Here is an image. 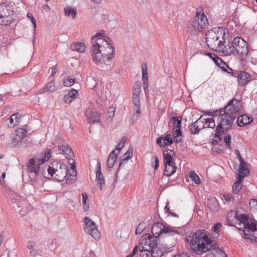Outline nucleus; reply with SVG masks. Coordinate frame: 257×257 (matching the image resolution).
<instances>
[{"label":"nucleus","instance_id":"50","mask_svg":"<svg viewBox=\"0 0 257 257\" xmlns=\"http://www.w3.org/2000/svg\"><path fill=\"white\" fill-rule=\"evenodd\" d=\"M231 140V137L230 135H227L225 136L224 138V141L225 144V145L228 149H230V142Z\"/></svg>","mask_w":257,"mask_h":257},{"label":"nucleus","instance_id":"37","mask_svg":"<svg viewBox=\"0 0 257 257\" xmlns=\"http://www.w3.org/2000/svg\"><path fill=\"white\" fill-rule=\"evenodd\" d=\"M181 119L182 118L180 117H177L173 116L171 118L170 121L173 123V128L181 127V124L182 122Z\"/></svg>","mask_w":257,"mask_h":257},{"label":"nucleus","instance_id":"57","mask_svg":"<svg viewBox=\"0 0 257 257\" xmlns=\"http://www.w3.org/2000/svg\"><path fill=\"white\" fill-rule=\"evenodd\" d=\"M63 100L66 103H70L73 100V99L67 94L63 97Z\"/></svg>","mask_w":257,"mask_h":257},{"label":"nucleus","instance_id":"3","mask_svg":"<svg viewBox=\"0 0 257 257\" xmlns=\"http://www.w3.org/2000/svg\"><path fill=\"white\" fill-rule=\"evenodd\" d=\"M151 233L154 236L152 241L162 242L164 239L178 234L179 231L177 228L169 225L165 222L154 223L151 228Z\"/></svg>","mask_w":257,"mask_h":257},{"label":"nucleus","instance_id":"49","mask_svg":"<svg viewBox=\"0 0 257 257\" xmlns=\"http://www.w3.org/2000/svg\"><path fill=\"white\" fill-rule=\"evenodd\" d=\"M173 135L174 138H177L182 136V133L181 131V127L173 128Z\"/></svg>","mask_w":257,"mask_h":257},{"label":"nucleus","instance_id":"18","mask_svg":"<svg viewBox=\"0 0 257 257\" xmlns=\"http://www.w3.org/2000/svg\"><path fill=\"white\" fill-rule=\"evenodd\" d=\"M164 164H169L175 163L173 156H175V153L172 150L166 149L163 152Z\"/></svg>","mask_w":257,"mask_h":257},{"label":"nucleus","instance_id":"33","mask_svg":"<svg viewBox=\"0 0 257 257\" xmlns=\"http://www.w3.org/2000/svg\"><path fill=\"white\" fill-rule=\"evenodd\" d=\"M56 89L54 81H51L48 82L45 88L41 89L42 92L45 91L46 90L48 92H54Z\"/></svg>","mask_w":257,"mask_h":257},{"label":"nucleus","instance_id":"17","mask_svg":"<svg viewBox=\"0 0 257 257\" xmlns=\"http://www.w3.org/2000/svg\"><path fill=\"white\" fill-rule=\"evenodd\" d=\"M236 77L239 85L244 86L251 80L250 75L244 71H238Z\"/></svg>","mask_w":257,"mask_h":257},{"label":"nucleus","instance_id":"6","mask_svg":"<svg viewBox=\"0 0 257 257\" xmlns=\"http://www.w3.org/2000/svg\"><path fill=\"white\" fill-rule=\"evenodd\" d=\"M42 158H36L30 159L26 165L28 172L34 173L32 177H30L31 181L33 183L36 182V176L40 170V165L47 161L51 157V151L47 149L41 153Z\"/></svg>","mask_w":257,"mask_h":257},{"label":"nucleus","instance_id":"39","mask_svg":"<svg viewBox=\"0 0 257 257\" xmlns=\"http://www.w3.org/2000/svg\"><path fill=\"white\" fill-rule=\"evenodd\" d=\"M142 79L143 81L146 82L148 81V76L147 72V65L146 64H143L142 65Z\"/></svg>","mask_w":257,"mask_h":257},{"label":"nucleus","instance_id":"13","mask_svg":"<svg viewBox=\"0 0 257 257\" xmlns=\"http://www.w3.org/2000/svg\"><path fill=\"white\" fill-rule=\"evenodd\" d=\"M242 102L241 100L233 98L230 100L228 104L223 108V112L232 116L237 117L239 111L240 110Z\"/></svg>","mask_w":257,"mask_h":257},{"label":"nucleus","instance_id":"41","mask_svg":"<svg viewBox=\"0 0 257 257\" xmlns=\"http://www.w3.org/2000/svg\"><path fill=\"white\" fill-rule=\"evenodd\" d=\"M8 119L11 125L14 126L20 122V118L16 114H13Z\"/></svg>","mask_w":257,"mask_h":257},{"label":"nucleus","instance_id":"25","mask_svg":"<svg viewBox=\"0 0 257 257\" xmlns=\"http://www.w3.org/2000/svg\"><path fill=\"white\" fill-rule=\"evenodd\" d=\"M117 158V154L115 153V150H113L109 154L107 160V165L109 169L112 168Z\"/></svg>","mask_w":257,"mask_h":257},{"label":"nucleus","instance_id":"15","mask_svg":"<svg viewBox=\"0 0 257 257\" xmlns=\"http://www.w3.org/2000/svg\"><path fill=\"white\" fill-rule=\"evenodd\" d=\"M208 47L213 50H218L220 52L224 53L225 46L224 44L225 43V39L222 40L221 39H213L211 41L209 40L206 42Z\"/></svg>","mask_w":257,"mask_h":257},{"label":"nucleus","instance_id":"58","mask_svg":"<svg viewBox=\"0 0 257 257\" xmlns=\"http://www.w3.org/2000/svg\"><path fill=\"white\" fill-rule=\"evenodd\" d=\"M139 248H140L139 247V246L138 245H136L134 248L132 252L131 253L129 254L128 255H127L126 257H133L138 251Z\"/></svg>","mask_w":257,"mask_h":257},{"label":"nucleus","instance_id":"54","mask_svg":"<svg viewBox=\"0 0 257 257\" xmlns=\"http://www.w3.org/2000/svg\"><path fill=\"white\" fill-rule=\"evenodd\" d=\"M67 94H68V95H69L72 98L74 99L77 96L78 91L74 89H72L68 92Z\"/></svg>","mask_w":257,"mask_h":257},{"label":"nucleus","instance_id":"31","mask_svg":"<svg viewBox=\"0 0 257 257\" xmlns=\"http://www.w3.org/2000/svg\"><path fill=\"white\" fill-rule=\"evenodd\" d=\"M71 47L73 51H77L80 53L84 52L85 50V45L82 43H74Z\"/></svg>","mask_w":257,"mask_h":257},{"label":"nucleus","instance_id":"2","mask_svg":"<svg viewBox=\"0 0 257 257\" xmlns=\"http://www.w3.org/2000/svg\"><path fill=\"white\" fill-rule=\"evenodd\" d=\"M191 250L195 254L201 255L207 251H211L208 253V257H227V254L216 246L213 241L208 237L205 230H198L192 234L190 241Z\"/></svg>","mask_w":257,"mask_h":257},{"label":"nucleus","instance_id":"34","mask_svg":"<svg viewBox=\"0 0 257 257\" xmlns=\"http://www.w3.org/2000/svg\"><path fill=\"white\" fill-rule=\"evenodd\" d=\"M201 123H208V128H214L215 127V119L213 118H207L202 119Z\"/></svg>","mask_w":257,"mask_h":257},{"label":"nucleus","instance_id":"16","mask_svg":"<svg viewBox=\"0 0 257 257\" xmlns=\"http://www.w3.org/2000/svg\"><path fill=\"white\" fill-rule=\"evenodd\" d=\"M226 34L225 33V30L223 28H218L217 32H215L213 30L208 31L206 34L205 42L209 41L214 38L215 39H221L223 40L225 39Z\"/></svg>","mask_w":257,"mask_h":257},{"label":"nucleus","instance_id":"4","mask_svg":"<svg viewBox=\"0 0 257 257\" xmlns=\"http://www.w3.org/2000/svg\"><path fill=\"white\" fill-rule=\"evenodd\" d=\"M237 219L238 225L243 224L244 238L257 242V221L249 218L245 214H240Z\"/></svg>","mask_w":257,"mask_h":257},{"label":"nucleus","instance_id":"10","mask_svg":"<svg viewBox=\"0 0 257 257\" xmlns=\"http://www.w3.org/2000/svg\"><path fill=\"white\" fill-rule=\"evenodd\" d=\"M208 20L203 12H197L195 16L188 24V31L200 32L203 29H208Z\"/></svg>","mask_w":257,"mask_h":257},{"label":"nucleus","instance_id":"1","mask_svg":"<svg viewBox=\"0 0 257 257\" xmlns=\"http://www.w3.org/2000/svg\"><path fill=\"white\" fill-rule=\"evenodd\" d=\"M101 33H97L91 38L92 58L97 66L106 70L111 64L114 57V47L106 40L101 38Z\"/></svg>","mask_w":257,"mask_h":257},{"label":"nucleus","instance_id":"12","mask_svg":"<svg viewBox=\"0 0 257 257\" xmlns=\"http://www.w3.org/2000/svg\"><path fill=\"white\" fill-rule=\"evenodd\" d=\"M59 149L60 151V153L65 155V157L69 160V162L71 165V168L72 169V173L70 174L71 176H73V178L70 179H68L69 182H75L76 180L77 172L76 170L75 162L74 159L72 158L74 157V153L72 149L69 148L67 145H62L59 146Z\"/></svg>","mask_w":257,"mask_h":257},{"label":"nucleus","instance_id":"35","mask_svg":"<svg viewBox=\"0 0 257 257\" xmlns=\"http://www.w3.org/2000/svg\"><path fill=\"white\" fill-rule=\"evenodd\" d=\"M189 177L196 184H200L201 183V180L199 177L194 171H191L189 173Z\"/></svg>","mask_w":257,"mask_h":257},{"label":"nucleus","instance_id":"40","mask_svg":"<svg viewBox=\"0 0 257 257\" xmlns=\"http://www.w3.org/2000/svg\"><path fill=\"white\" fill-rule=\"evenodd\" d=\"M27 131L25 129L23 128H19L17 131L16 136L18 138H20V140L21 141L23 139H24L27 135Z\"/></svg>","mask_w":257,"mask_h":257},{"label":"nucleus","instance_id":"9","mask_svg":"<svg viewBox=\"0 0 257 257\" xmlns=\"http://www.w3.org/2000/svg\"><path fill=\"white\" fill-rule=\"evenodd\" d=\"M235 118V116L223 112V115L221 117H219V120L217 122L214 137L220 140L221 139V135H223L231 128Z\"/></svg>","mask_w":257,"mask_h":257},{"label":"nucleus","instance_id":"8","mask_svg":"<svg viewBox=\"0 0 257 257\" xmlns=\"http://www.w3.org/2000/svg\"><path fill=\"white\" fill-rule=\"evenodd\" d=\"M58 165L59 163L57 162L51 163V166H49L48 169V174L58 182L63 181L67 177L66 179L67 183H73L74 182H69V180H68V179H70L73 178V176L70 175L72 172L71 173H69L67 166L64 164H60L59 169L54 168L55 166H58ZM71 172H72V170Z\"/></svg>","mask_w":257,"mask_h":257},{"label":"nucleus","instance_id":"48","mask_svg":"<svg viewBox=\"0 0 257 257\" xmlns=\"http://www.w3.org/2000/svg\"><path fill=\"white\" fill-rule=\"evenodd\" d=\"M132 101L134 105V108L140 107V96H133Z\"/></svg>","mask_w":257,"mask_h":257},{"label":"nucleus","instance_id":"43","mask_svg":"<svg viewBox=\"0 0 257 257\" xmlns=\"http://www.w3.org/2000/svg\"><path fill=\"white\" fill-rule=\"evenodd\" d=\"M133 157V155H131V156H128L125 157H123L122 159L120 160V162L119 164V167L117 169V171L115 174L116 177H117V173L120 169V168H121L122 166H123L125 164L127 161H128L129 159L132 158Z\"/></svg>","mask_w":257,"mask_h":257},{"label":"nucleus","instance_id":"61","mask_svg":"<svg viewBox=\"0 0 257 257\" xmlns=\"http://www.w3.org/2000/svg\"><path fill=\"white\" fill-rule=\"evenodd\" d=\"M162 137H159L156 140V144L159 145L160 147H163L164 148V145L163 143L162 142L163 140Z\"/></svg>","mask_w":257,"mask_h":257},{"label":"nucleus","instance_id":"47","mask_svg":"<svg viewBox=\"0 0 257 257\" xmlns=\"http://www.w3.org/2000/svg\"><path fill=\"white\" fill-rule=\"evenodd\" d=\"M169 204V202H167L166 203V205L164 208V211L165 213H168L170 215L174 216V217H177V218H178L179 217V215L178 214H177L176 213H174V212H172L170 210V208L169 207H168V205Z\"/></svg>","mask_w":257,"mask_h":257},{"label":"nucleus","instance_id":"53","mask_svg":"<svg viewBox=\"0 0 257 257\" xmlns=\"http://www.w3.org/2000/svg\"><path fill=\"white\" fill-rule=\"evenodd\" d=\"M139 249L141 252V257H150L149 253L148 252H147L148 251L147 249H145L144 247L142 246V249L139 248Z\"/></svg>","mask_w":257,"mask_h":257},{"label":"nucleus","instance_id":"22","mask_svg":"<svg viewBox=\"0 0 257 257\" xmlns=\"http://www.w3.org/2000/svg\"><path fill=\"white\" fill-rule=\"evenodd\" d=\"M165 171L164 175L166 176H171L173 175L176 171V166L175 163H170L169 164H164Z\"/></svg>","mask_w":257,"mask_h":257},{"label":"nucleus","instance_id":"14","mask_svg":"<svg viewBox=\"0 0 257 257\" xmlns=\"http://www.w3.org/2000/svg\"><path fill=\"white\" fill-rule=\"evenodd\" d=\"M85 226L84 230L86 233L90 235L94 239H98L100 237V233L97 229V226L89 217L86 216L84 218Z\"/></svg>","mask_w":257,"mask_h":257},{"label":"nucleus","instance_id":"55","mask_svg":"<svg viewBox=\"0 0 257 257\" xmlns=\"http://www.w3.org/2000/svg\"><path fill=\"white\" fill-rule=\"evenodd\" d=\"M249 204L251 208L257 209V199H252L250 200Z\"/></svg>","mask_w":257,"mask_h":257},{"label":"nucleus","instance_id":"20","mask_svg":"<svg viewBox=\"0 0 257 257\" xmlns=\"http://www.w3.org/2000/svg\"><path fill=\"white\" fill-rule=\"evenodd\" d=\"M253 121L252 117L246 114H242L237 117L236 123L239 126H243Z\"/></svg>","mask_w":257,"mask_h":257},{"label":"nucleus","instance_id":"51","mask_svg":"<svg viewBox=\"0 0 257 257\" xmlns=\"http://www.w3.org/2000/svg\"><path fill=\"white\" fill-rule=\"evenodd\" d=\"M20 138H18L16 136L12 138V143L9 145L10 147L15 146L19 142H20Z\"/></svg>","mask_w":257,"mask_h":257},{"label":"nucleus","instance_id":"52","mask_svg":"<svg viewBox=\"0 0 257 257\" xmlns=\"http://www.w3.org/2000/svg\"><path fill=\"white\" fill-rule=\"evenodd\" d=\"M124 143H125V140H124L122 138L121 140V142L120 143H119V144L118 145H117L115 149L114 150H115V152L116 151H118V152L117 153V154L119 153V152L121 150L122 148H123V147L124 145Z\"/></svg>","mask_w":257,"mask_h":257},{"label":"nucleus","instance_id":"30","mask_svg":"<svg viewBox=\"0 0 257 257\" xmlns=\"http://www.w3.org/2000/svg\"><path fill=\"white\" fill-rule=\"evenodd\" d=\"M65 15L67 16H71L73 19H75L77 15V10L75 8L67 7L64 9Z\"/></svg>","mask_w":257,"mask_h":257},{"label":"nucleus","instance_id":"24","mask_svg":"<svg viewBox=\"0 0 257 257\" xmlns=\"http://www.w3.org/2000/svg\"><path fill=\"white\" fill-rule=\"evenodd\" d=\"M246 162L240 163L239 167L238 169L239 174L237 175L236 177L239 178L240 176H242L243 177L244 179V177L247 176V175L249 174V171L246 166Z\"/></svg>","mask_w":257,"mask_h":257},{"label":"nucleus","instance_id":"27","mask_svg":"<svg viewBox=\"0 0 257 257\" xmlns=\"http://www.w3.org/2000/svg\"><path fill=\"white\" fill-rule=\"evenodd\" d=\"M240 215H237L236 212L235 214L233 212L228 213L226 217V223L228 225L230 226H234L233 224L234 220L239 221L237 219Z\"/></svg>","mask_w":257,"mask_h":257},{"label":"nucleus","instance_id":"26","mask_svg":"<svg viewBox=\"0 0 257 257\" xmlns=\"http://www.w3.org/2000/svg\"><path fill=\"white\" fill-rule=\"evenodd\" d=\"M208 55L214 61L216 65L222 68V70H225L224 66H227V65L223 61L221 58L214 54L208 53Z\"/></svg>","mask_w":257,"mask_h":257},{"label":"nucleus","instance_id":"5","mask_svg":"<svg viewBox=\"0 0 257 257\" xmlns=\"http://www.w3.org/2000/svg\"><path fill=\"white\" fill-rule=\"evenodd\" d=\"M248 52V49L246 46V42L239 37L234 38L231 45L225 46L224 51L226 55L232 54L234 56H238L242 59L247 56Z\"/></svg>","mask_w":257,"mask_h":257},{"label":"nucleus","instance_id":"46","mask_svg":"<svg viewBox=\"0 0 257 257\" xmlns=\"http://www.w3.org/2000/svg\"><path fill=\"white\" fill-rule=\"evenodd\" d=\"M225 70H223V71L227 72L231 76L233 77H236V75L238 72V71H234L232 69L229 67V66L227 65V66H224Z\"/></svg>","mask_w":257,"mask_h":257},{"label":"nucleus","instance_id":"62","mask_svg":"<svg viewBox=\"0 0 257 257\" xmlns=\"http://www.w3.org/2000/svg\"><path fill=\"white\" fill-rule=\"evenodd\" d=\"M235 154L237 155V158L238 159L240 163H242L243 162H245L242 158L241 156L240 155V152L239 150H235Z\"/></svg>","mask_w":257,"mask_h":257},{"label":"nucleus","instance_id":"28","mask_svg":"<svg viewBox=\"0 0 257 257\" xmlns=\"http://www.w3.org/2000/svg\"><path fill=\"white\" fill-rule=\"evenodd\" d=\"M237 180L233 184L232 186V192L234 194L238 193L242 187V181L243 180V177L240 176L239 178L236 177Z\"/></svg>","mask_w":257,"mask_h":257},{"label":"nucleus","instance_id":"38","mask_svg":"<svg viewBox=\"0 0 257 257\" xmlns=\"http://www.w3.org/2000/svg\"><path fill=\"white\" fill-rule=\"evenodd\" d=\"M147 224V222L145 221H143L140 223L136 229V234H141L146 227Z\"/></svg>","mask_w":257,"mask_h":257},{"label":"nucleus","instance_id":"19","mask_svg":"<svg viewBox=\"0 0 257 257\" xmlns=\"http://www.w3.org/2000/svg\"><path fill=\"white\" fill-rule=\"evenodd\" d=\"M202 116L201 115L198 119L189 125L188 129L191 135L198 134L200 131L201 130V128H199V127L200 124L202 122Z\"/></svg>","mask_w":257,"mask_h":257},{"label":"nucleus","instance_id":"11","mask_svg":"<svg viewBox=\"0 0 257 257\" xmlns=\"http://www.w3.org/2000/svg\"><path fill=\"white\" fill-rule=\"evenodd\" d=\"M14 6L11 3L0 4V25H8L14 21Z\"/></svg>","mask_w":257,"mask_h":257},{"label":"nucleus","instance_id":"45","mask_svg":"<svg viewBox=\"0 0 257 257\" xmlns=\"http://www.w3.org/2000/svg\"><path fill=\"white\" fill-rule=\"evenodd\" d=\"M151 164L155 170H157L159 166V160L157 156H154L151 159Z\"/></svg>","mask_w":257,"mask_h":257},{"label":"nucleus","instance_id":"32","mask_svg":"<svg viewBox=\"0 0 257 257\" xmlns=\"http://www.w3.org/2000/svg\"><path fill=\"white\" fill-rule=\"evenodd\" d=\"M162 138L164 148L170 146L173 144V140L170 134H167L166 136L162 137Z\"/></svg>","mask_w":257,"mask_h":257},{"label":"nucleus","instance_id":"29","mask_svg":"<svg viewBox=\"0 0 257 257\" xmlns=\"http://www.w3.org/2000/svg\"><path fill=\"white\" fill-rule=\"evenodd\" d=\"M96 182L97 185L99 186L100 190L102 189L103 186L105 184V180L101 172H96Z\"/></svg>","mask_w":257,"mask_h":257},{"label":"nucleus","instance_id":"21","mask_svg":"<svg viewBox=\"0 0 257 257\" xmlns=\"http://www.w3.org/2000/svg\"><path fill=\"white\" fill-rule=\"evenodd\" d=\"M85 115L88 117L90 122L94 123L100 121V115L96 111L88 109L85 112Z\"/></svg>","mask_w":257,"mask_h":257},{"label":"nucleus","instance_id":"63","mask_svg":"<svg viewBox=\"0 0 257 257\" xmlns=\"http://www.w3.org/2000/svg\"><path fill=\"white\" fill-rule=\"evenodd\" d=\"M143 87L144 89V91L146 94L148 92V81L146 82L145 81H143Z\"/></svg>","mask_w":257,"mask_h":257},{"label":"nucleus","instance_id":"42","mask_svg":"<svg viewBox=\"0 0 257 257\" xmlns=\"http://www.w3.org/2000/svg\"><path fill=\"white\" fill-rule=\"evenodd\" d=\"M141 110L140 107L134 108V112L132 115V119L134 122L136 121L140 117Z\"/></svg>","mask_w":257,"mask_h":257},{"label":"nucleus","instance_id":"56","mask_svg":"<svg viewBox=\"0 0 257 257\" xmlns=\"http://www.w3.org/2000/svg\"><path fill=\"white\" fill-rule=\"evenodd\" d=\"M222 226V224L221 223H220V222H217L216 223H215L213 226L212 227V230L214 231V232H215L216 233H218V229Z\"/></svg>","mask_w":257,"mask_h":257},{"label":"nucleus","instance_id":"60","mask_svg":"<svg viewBox=\"0 0 257 257\" xmlns=\"http://www.w3.org/2000/svg\"><path fill=\"white\" fill-rule=\"evenodd\" d=\"M224 199L226 201H230L232 199H233L232 195L230 194L225 193L223 195Z\"/></svg>","mask_w":257,"mask_h":257},{"label":"nucleus","instance_id":"44","mask_svg":"<svg viewBox=\"0 0 257 257\" xmlns=\"http://www.w3.org/2000/svg\"><path fill=\"white\" fill-rule=\"evenodd\" d=\"M75 81V78L74 77H69L64 80L63 84L65 86L70 87L72 86Z\"/></svg>","mask_w":257,"mask_h":257},{"label":"nucleus","instance_id":"59","mask_svg":"<svg viewBox=\"0 0 257 257\" xmlns=\"http://www.w3.org/2000/svg\"><path fill=\"white\" fill-rule=\"evenodd\" d=\"M108 112L109 114L110 118L113 117L114 115L115 108L113 107L110 106L108 109Z\"/></svg>","mask_w":257,"mask_h":257},{"label":"nucleus","instance_id":"64","mask_svg":"<svg viewBox=\"0 0 257 257\" xmlns=\"http://www.w3.org/2000/svg\"><path fill=\"white\" fill-rule=\"evenodd\" d=\"M82 202L84 205H86V201L88 199V196L86 193H83L82 194Z\"/></svg>","mask_w":257,"mask_h":257},{"label":"nucleus","instance_id":"23","mask_svg":"<svg viewBox=\"0 0 257 257\" xmlns=\"http://www.w3.org/2000/svg\"><path fill=\"white\" fill-rule=\"evenodd\" d=\"M207 206L209 209L212 211H217L219 209V204L215 198H211L207 199Z\"/></svg>","mask_w":257,"mask_h":257},{"label":"nucleus","instance_id":"36","mask_svg":"<svg viewBox=\"0 0 257 257\" xmlns=\"http://www.w3.org/2000/svg\"><path fill=\"white\" fill-rule=\"evenodd\" d=\"M223 109H217L215 111H211L212 117L214 118V119H216V122H217L218 120H219V117H221L222 115H223Z\"/></svg>","mask_w":257,"mask_h":257},{"label":"nucleus","instance_id":"7","mask_svg":"<svg viewBox=\"0 0 257 257\" xmlns=\"http://www.w3.org/2000/svg\"><path fill=\"white\" fill-rule=\"evenodd\" d=\"M152 239H154V237L150 234L146 233L142 236L141 240L142 243H147L149 245V251L151 252L152 257H161L170 249L167 243L163 244L162 242L159 243V241H152Z\"/></svg>","mask_w":257,"mask_h":257}]
</instances>
